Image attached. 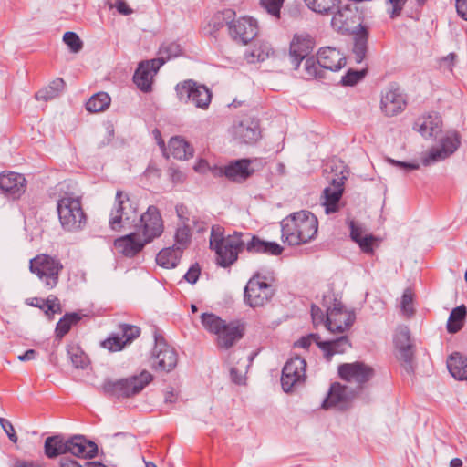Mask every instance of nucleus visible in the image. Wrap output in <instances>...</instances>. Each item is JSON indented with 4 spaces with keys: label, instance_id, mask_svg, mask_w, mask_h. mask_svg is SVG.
<instances>
[{
    "label": "nucleus",
    "instance_id": "nucleus-1",
    "mask_svg": "<svg viewBox=\"0 0 467 467\" xmlns=\"http://www.w3.org/2000/svg\"><path fill=\"white\" fill-rule=\"evenodd\" d=\"M318 221L309 211L293 213L281 221V239L290 246L306 244L317 236Z\"/></svg>",
    "mask_w": 467,
    "mask_h": 467
},
{
    "label": "nucleus",
    "instance_id": "nucleus-2",
    "mask_svg": "<svg viewBox=\"0 0 467 467\" xmlns=\"http://www.w3.org/2000/svg\"><path fill=\"white\" fill-rule=\"evenodd\" d=\"M273 276L254 275L244 287V300L246 305L255 308L264 306L270 302L275 294Z\"/></svg>",
    "mask_w": 467,
    "mask_h": 467
},
{
    "label": "nucleus",
    "instance_id": "nucleus-3",
    "mask_svg": "<svg viewBox=\"0 0 467 467\" xmlns=\"http://www.w3.org/2000/svg\"><path fill=\"white\" fill-rule=\"evenodd\" d=\"M153 376L147 370L141 371L139 375H133L118 380H107L102 389L108 395L117 398H130L138 395L150 384Z\"/></svg>",
    "mask_w": 467,
    "mask_h": 467
},
{
    "label": "nucleus",
    "instance_id": "nucleus-4",
    "mask_svg": "<svg viewBox=\"0 0 467 467\" xmlns=\"http://www.w3.org/2000/svg\"><path fill=\"white\" fill-rule=\"evenodd\" d=\"M202 327L215 337V345L221 351L234 346V322L225 320L213 313H202L200 317Z\"/></svg>",
    "mask_w": 467,
    "mask_h": 467
},
{
    "label": "nucleus",
    "instance_id": "nucleus-5",
    "mask_svg": "<svg viewBox=\"0 0 467 467\" xmlns=\"http://www.w3.org/2000/svg\"><path fill=\"white\" fill-rule=\"evenodd\" d=\"M57 213L64 230H80L86 223V215L78 197L65 195L57 201Z\"/></svg>",
    "mask_w": 467,
    "mask_h": 467
},
{
    "label": "nucleus",
    "instance_id": "nucleus-6",
    "mask_svg": "<svg viewBox=\"0 0 467 467\" xmlns=\"http://www.w3.org/2000/svg\"><path fill=\"white\" fill-rule=\"evenodd\" d=\"M138 219L137 206L121 191L116 193V202L110 211L109 225L113 231H120L135 225Z\"/></svg>",
    "mask_w": 467,
    "mask_h": 467
},
{
    "label": "nucleus",
    "instance_id": "nucleus-7",
    "mask_svg": "<svg viewBox=\"0 0 467 467\" xmlns=\"http://www.w3.org/2000/svg\"><path fill=\"white\" fill-rule=\"evenodd\" d=\"M62 269L63 265L57 258L46 254H37L29 261L30 272L35 274L48 290L55 288L58 284Z\"/></svg>",
    "mask_w": 467,
    "mask_h": 467
},
{
    "label": "nucleus",
    "instance_id": "nucleus-8",
    "mask_svg": "<svg viewBox=\"0 0 467 467\" xmlns=\"http://www.w3.org/2000/svg\"><path fill=\"white\" fill-rule=\"evenodd\" d=\"M365 14L355 4H346L338 7L334 14L331 25L333 28L341 33L355 34L364 30L362 26Z\"/></svg>",
    "mask_w": 467,
    "mask_h": 467
},
{
    "label": "nucleus",
    "instance_id": "nucleus-9",
    "mask_svg": "<svg viewBox=\"0 0 467 467\" xmlns=\"http://www.w3.org/2000/svg\"><path fill=\"white\" fill-rule=\"evenodd\" d=\"M177 97L182 102L191 101L195 107L206 109L212 100V92L205 86L193 80H185L175 87Z\"/></svg>",
    "mask_w": 467,
    "mask_h": 467
},
{
    "label": "nucleus",
    "instance_id": "nucleus-10",
    "mask_svg": "<svg viewBox=\"0 0 467 467\" xmlns=\"http://www.w3.org/2000/svg\"><path fill=\"white\" fill-rule=\"evenodd\" d=\"M210 247L215 251L217 264L228 267L234 264V238L224 236V229L220 225L212 228Z\"/></svg>",
    "mask_w": 467,
    "mask_h": 467
},
{
    "label": "nucleus",
    "instance_id": "nucleus-11",
    "mask_svg": "<svg viewBox=\"0 0 467 467\" xmlns=\"http://www.w3.org/2000/svg\"><path fill=\"white\" fill-rule=\"evenodd\" d=\"M137 233L147 243L161 235L164 230L163 220L159 209L150 205L147 211L140 216L139 223L135 224Z\"/></svg>",
    "mask_w": 467,
    "mask_h": 467
},
{
    "label": "nucleus",
    "instance_id": "nucleus-12",
    "mask_svg": "<svg viewBox=\"0 0 467 467\" xmlns=\"http://www.w3.org/2000/svg\"><path fill=\"white\" fill-rule=\"evenodd\" d=\"M306 367V360L300 357H295L286 361L281 376V385L285 392H291L304 384Z\"/></svg>",
    "mask_w": 467,
    "mask_h": 467
},
{
    "label": "nucleus",
    "instance_id": "nucleus-13",
    "mask_svg": "<svg viewBox=\"0 0 467 467\" xmlns=\"http://www.w3.org/2000/svg\"><path fill=\"white\" fill-rule=\"evenodd\" d=\"M407 99L396 84L389 85L381 92L380 109L386 117H394L405 110Z\"/></svg>",
    "mask_w": 467,
    "mask_h": 467
},
{
    "label": "nucleus",
    "instance_id": "nucleus-14",
    "mask_svg": "<svg viewBox=\"0 0 467 467\" xmlns=\"http://www.w3.org/2000/svg\"><path fill=\"white\" fill-rule=\"evenodd\" d=\"M394 344L398 350L397 358L402 362V367L407 374L414 371V350L410 340V333L407 327H400L394 337Z\"/></svg>",
    "mask_w": 467,
    "mask_h": 467
},
{
    "label": "nucleus",
    "instance_id": "nucleus-15",
    "mask_svg": "<svg viewBox=\"0 0 467 467\" xmlns=\"http://www.w3.org/2000/svg\"><path fill=\"white\" fill-rule=\"evenodd\" d=\"M354 320V314L345 310L341 303H337L327 310L326 328L332 333H343L350 328Z\"/></svg>",
    "mask_w": 467,
    "mask_h": 467
},
{
    "label": "nucleus",
    "instance_id": "nucleus-16",
    "mask_svg": "<svg viewBox=\"0 0 467 467\" xmlns=\"http://www.w3.org/2000/svg\"><path fill=\"white\" fill-rule=\"evenodd\" d=\"M459 146L460 136L458 132H449L441 140L439 148L431 149L427 155L422 158V164L428 166L441 161L456 151Z\"/></svg>",
    "mask_w": 467,
    "mask_h": 467
},
{
    "label": "nucleus",
    "instance_id": "nucleus-17",
    "mask_svg": "<svg viewBox=\"0 0 467 467\" xmlns=\"http://www.w3.org/2000/svg\"><path fill=\"white\" fill-rule=\"evenodd\" d=\"M233 26H234V10L225 9L222 12H217L213 16L204 30L207 35L218 38L219 36H227L229 39L233 38Z\"/></svg>",
    "mask_w": 467,
    "mask_h": 467
},
{
    "label": "nucleus",
    "instance_id": "nucleus-18",
    "mask_svg": "<svg viewBox=\"0 0 467 467\" xmlns=\"http://www.w3.org/2000/svg\"><path fill=\"white\" fill-rule=\"evenodd\" d=\"M119 329L120 334L113 333L101 342L103 348L109 352L120 351L140 335V328L137 326L120 324Z\"/></svg>",
    "mask_w": 467,
    "mask_h": 467
},
{
    "label": "nucleus",
    "instance_id": "nucleus-19",
    "mask_svg": "<svg viewBox=\"0 0 467 467\" xmlns=\"http://www.w3.org/2000/svg\"><path fill=\"white\" fill-rule=\"evenodd\" d=\"M178 362V355L174 348L165 342L157 341L152 352L151 366L154 369L170 372Z\"/></svg>",
    "mask_w": 467,
    "mask_h": 467
},
{
    "label": "nucleus",
    "instance_id": "nucleus-20",
    "mask_svg": "<svg viewBox=\"0 0 467 467\" xmlns=\"http://www.w3.org/2000/svg\"><path fill=\"white\" fill-rule=\"evenodd\" d=\"M338 374L343 380L362 385L372 379L374 370L365 363L356 361L340 365Z\"/></svg>",
    "mask_w": 467,
    "mask_h": 467
},
{
    "label": "nucleus",
    "instance_id": "nucleus-21",
    "mask_svg": "<svg viewBox=\"0 0 467 467\" xmlns=\"http://www.w3.org/2000/svg\"><path fill=\"white\" fill-rule=\"evenodd\" d=\"M315 47L314 39L307 34L295 35L290 44L291 64L295 70H297L301 62L310 57Z\"/></svg>",
    "mask_w": 467,
    "mask_h": 467
},
{
    "label": "nucleus",
    "instance_id": "nucleus-22",
    "mask_svg": "<svg viewBox=\"0 0 467 467\" xmlns=\"http://www.w3.org/2000/svg\"><path fill=\"white\" fill-rule=\"evenodd\" d=\"M262 137L259 120L254 116L245 115L235 125V139L245 144H254Z\"/></svg>",
    "mask_w": 467,
    "mask_h": 467
},
{
    "label": "nucleus",
    "instance_id": "nucleus-23",
    "mask_svg": "<svg viewBox=\"0 0 467 467\" xmlns=\"http://www.w3.org/2000/svg\"><path fill=\"white\" fill-rule=\"evenodd\" d=\"M347 177L340 173L331 179V185L323 192L325 212L327 214L337 213L339 210V201L344 191V183Z\"/></svg>",
    "mask_w": 467,
    "mask_h": 467
},
{
    "label": "nucleus",
    "instance_id": "nucleus-24",
    "mask_svg": "<svg viewBox=\"0 0 467 467\" xmlns=\"http://www.w3.org/2000/svg\"><path fill=\"white\" fill-rule=\"evenodd\" d=\"M162 65V59H151L140 63L133 77L137 87L142 91H150L151 89L153 77Z\"/></svg>",
    "mask_w": 467,
    "mask_h": 467
},
{
    "label": "nucleus",
    "instance_id": "nucleus-25",
    "mask_svg": "<svg viewBox=\"0 0 467 467\" xmlns=\"http://www.w3.org/2000/svg\"><path fill=\"white\" fill-rule=\"evenodd\" d=\"M0 189L13 199L19 198L26 189V180L23 174L4 171L0 174Z\"/></svg>",
    "mask_w": 467,
    "mask_h": 467
},
{
    "label": "nucleus",
    "instance_id": "nucleus-26",
    "mask_svg": "<svg viewBox=\"0 0 467 467\" xmlns=\"http://www.w3.org/2000/svg\"><path fill=\"white\" fill-rule=\"evenodd\" d=\"M148 244L136 232L119 237L114 241V248L119 254L126 257H133Z\"/></svg>",
    "mask_w": 467,
    "mask_h": 467
},
{
    "label": "nucleus",
    "instance_id": "nucleus-27",
    "mask_svg": "<svg viewBox=\"0 0 467 467\" xmlns=\"http://www.w3.org/2000/svg\"><path fill=\"white\" fill-rule=\"evenodd\" d=\"M317 57L318 65L324 69L338 71L346 65L344 55L335 47H321Z\"/></svg>",
    "mask_w": 467,
    "mask_h": 467
},
{
    "label": "nucleus",
    "instance_id": "nucleus-28",
    "mask_svg": "<svg viewBox=\"0 0 467 467\" xmlns=\"http://www.w3.org/2000/svg\"><path fill=\"white\" fill-rule=\"evenodd\" d=\"M67 453L78 458H93L97 455L98 446L82 435H75L67 440Z\"/></svg>",
    "mask_w": 467,
    "mask_h": 467
},
{
    "label": "nucleus",
    "instance_id": "nucleus-29",
    "mask_svg": "<svg viewBox=\"0 0 467 467\" xmlns=\"http://www.w3.org/2000/svg\"><path fill=\"white\" fill-rule=\"evenodd\" d=\"M258 33V23L252 16H242L235 21V40L239 39L243 45L253 41Z\"/></svg>",
    "mask_w": 467,
    "mask_h": 467
},
{
    "label": "nucleus",
    "instance_id": "nucleus-30",
    "mask_svg": "<svg viewBox=\"0 0 467 467\" xmlns=\"http://www.w3.org/2000/svg\"><path fill=\"white\" fill-rule=\"evenodd\" d=\"M347 388L340 383H333L330 386L327 398L322 403L323 409L337 408L345 410L348 406V398L346 393Z\"/></svg>",
    "mask_w": 467,
    "mask_h": 467
},
{
    "label": "nucleus",
    "instance_id": "nucleus-31",
    "mask_svg": "<svg viewBox=\"0 0 467 467\" xmlns=\"http://www.w3.org/2000/svg\"><path fill=\"white\" fill-rule=\"evenodd\" d=\"M262 169V162L257 158L235 160V183H242Z\"/></svg>",
    "mask_w": 467,
    "mask_h": 467
},
{
    "label": "nucleus",
    "instance_id": "nucleus-32",
    "mask_svg": "<svg viewBox=\"0 0 467 467\" xmlns=\"http://www.w3.org/2000/svg\"><path fill=\"white\" fill-rule=\"evenodd\" d=\"M350 347L351 344L347 336H341L335 340L318 343V348L323 351L325 358L328 361L335 354L345 353Z\"/></svg>",
    "mask_w": 467,
    "mask_h": 467
},
{
    "label": "nucleus",
    "instance_id": "nucleus-33",
    "mask_svg": "<svg viewBox=\"0 0 467 467\" xmlns=\"http://www.w3.org/2000/svg\"><path fill=\"white\" fill-rule=\"evenodd\" d=\"M274 53L267 42H256L244 53V60L249 64L263 62Z\"/></svg>",
    "mask_w": 467,
    "mask_h": 467
},
{
    "label": "nucleus",
    "instance_id": "nucleus-34",
    "mask_svg": "<svg viewBox=\"0 0 467 467\" xmlns=\"http://www.w3.org/2000/svg\"><path fill=\"white\" fill-rule=\"evenodd\" d=\"M416 126H418V131L424 138L436 137L441 131V120L437 115H429L419 119Z\"/></svg>",
    "mask_w": 467,
    "mask_h": 467
},
{
    "label": "nucleus",
    "instance_id": "nucleus-35",
    "mask_svg": "<svg viewBox=\"0 0 467 467\" xmlns=\"http://www.w3.org/2000/svg\"><path fill=\"white\" fill-rule=\"evenodd\" d=\"M451 375L458 380L467 379V358L459 352L452 353L447 360Z\"/></svg>",
    "mask_w": 467,
    "mask_h": 467
},
{
    "label": "nucleus",
    "instance_id": "nucleus-36",
    "mask_svg": "<svg viewBox=\"0 0 467 467\" xmlns=\"http://www.w3.org/2000/svg\"><path fill=\"white\" fill-rule=\"evenodd\" d=\"M44 451L49 459L67 453V441L62 435L47 437L45 441Z\"/></svg>",
    "mask_w": 467,
    "mask_h": 467
},
{
    "label": "nucleus",
    "instance_id": "nucleus-37",
    "mask_svg": "<svg viewBox=\"0 0 467 467\" xmlns=\"http://www.w3.org/2000/svg\"><path fill=\"white\" fill-rule=\"evenodd\" d=\"M242 234L235 231V261L237 260V254L239 252L246 249L249 253L264 254L265 250V241L261 240L257 236H252V238L245 243L241 240Z\"/></svg>",
    "mask_w": 467,
    "mask_h": 467
},
{
    "label": "nucleus",
    "instance_id": "nucleus-38",
    "mask_svg": "<svg viewBox=\"0 0 467 467\" xmlns=\"http://www.w3.org/2000/svg\"><path fill=\"white\" fill-rule=\"evenodd\" d=\"M467 319V309L464 305L453 308L449 316L446 328L450 334L459 332Z\"/></svg>",
    "mask_w": 467,
    "mask_h": 467
},
{
    "label": "nucleus",
    "instance_id": "nucleus-39",
    "mask_svg": "<svg viewBox=\"0 0 467 467\" xmlns=\"http://www.w3.org/2000/svg\"><path fill=\"white\" fill-rule=\"evenodd\" d=\"M171 154L179 160H186L193 155L191 145L181 137H173L169 141Z\"/></svg>",
    "mask_w": 467,
    "mask_h": 467
},
{
    "label": "nucleus",
    "instance_id": "nucleus-40",
    "mask_svg": "<svg viewBox=\"0 0 467 467\" xmlns=\"http://www.w3.org/2000/svg\"><path fill=\"white\" fill-rule=\"evenodd\" d=\"M182 254V252L173 246L164 248L158 253L156 262L161 267L173 268L178 265Z\"/></svg>",
    "mask_w": 467,
    "mask_h": 467
},
{
    "label": "nucleus",
    "instance_id": "nucleus-41",
    "mask_svg": "<svg viewBox=\"0 0 467 467\" xmlns=\"http://www.w3.org/2000/svg\"><path fill=\"white\" fill-rule=\"evenodd\" d=\"M194 170L201 173H205L207 171H211L214 176L224 175L229 179L234 178V162H230L225 168L217 166L211 168L205 160H199L194 165Z\"/></svg>",
    "mask_w": 467,
    "mask_h": 467
},
{
    "label": "nucleus",
    "instance_id": "nucleus-42",
    "mask_svg": "<svg viewBox=\"0 0 467 467\" xmlns=\"http://www.w3.org/2000/svg\"><path fill=\"white\" fill-rule=\"evenodd\" d=\"M355 34L356 36L354 37L353 55L355 62L359 64L365 59L367 56L368 34L366 29L357 32Z\"/></svg>",
    "mask_w": 467,
    "mask_h": 467
},
{
    "label": "nucleus",
    "instance_id": "nucleus-43",
    "mask_svg": "<svg viewBox=\"0 0 467 467\" xmlns=\"http://www.w3.org/2000/svg\"><path fill=\"white\" fill-rule=\"evenodd\" d=\"M65 82L62 78L53 80L47 87L40 89L36 93L37 100L48 101L57 97L63 91Z\"/></svg>",
    "mask_w": 467,
    "mask_h": 467
},
{
    "label": "nucleus",
    "instance_id": "nucleus-44",
    "mask_svg": "<svg viewBox=\"0 0 467 467\" xmlns=\"http://www.w3.org/2000/svg\"><path fill=\"white\" fill-rule=\"evenodd\" d=\"M110 101V97L106 92H99L87 101L86 109L89 112H101L109 107Z\"/></svg>",
    "mask_w": 467,
    "mask_h": 467
},
{
    "label": "nucleus",
    "instance_id": "nucleus-45",
    "mask_svg": "<svg viewBox=\"0 0 467 467\" xmlns=\"http://www.w3.org/2000/svg\"><path fill=\"white\" fill-rule=\"evenodd\" d=\"M341 0H305L306 5L318 14H329Z\"/></svg>",
    "mask_w": 467,
    "mask_h": 467
},
{
    "label": "nucleus",
    "instance_id": "nucleus-46",
    "mask_svg": "<svg viewBox=\"0 0 467 467\" xmlns=\"http://www.w3.org/2000/svg\"><path fill=\"white\" fill-rule=\"evenodd\" d=\"M175 243L173 247L177 248L183 253V251L189 246L192 239L191 229L186 224L177 228L175 233Z\"/></svg>",
    "mask_w": 467,
    "mask_h": 467
},
{
    "label": "nucleus",
    "instance_id": "nucleus-47",
    "mask_svg": "<svg viewBox=\"0 0 467 467\" xmlns=\"http://www.w3.org/2000/svg\"><path fill=\"white\" fill-rule=\"evenodd\" d=\"M304 73L302 77L306 79L322 78L321 67L317 63V57H308L304 60Z\"/></svg>",
    "mask_w": 467,
    "mask_h": 467
},
{
    "label": "nucleus",
    "instance_id": "nucleus-48",
    "mask_svg": "<svg viewBox=\"0 0 467 467\" xmlns=\"http://www.w3.org/2000/svg\"><path fill=\"white\" fill-rule=\"evenodd\" d=\"M182 54L181 46L176 42L163 43L159 50L160 57L157 59H162L163 64L166 60L177 57Z\"/></svg>",
    "mask_w": 467,
    "mask_h": 467
},
{
    "label": "nucleus",
    "instance_id": "nucleus-49",
    "mask_svg": "<svg viewBox=\"0 0 467 467\" xmlns=\"http://www.w3.org/2000/svg\"><path fill=\"white\" fill-rule=\"evenodd\" d=\"M80 319V317L76 313L67 314L61 318L56 327L57 336L59 337H64L69 330L73 324H76Z\"/></svg>",
    "mask_w": 467,
    "mask_h": 467
},
{
    "label": "nucleus",
    "instance_id": "nucleus-50",
    "mask_svg": "<svg viewBox=\"0 0 467 467\" xmlns=\"http://www.w3.org/2000/svg\"><path fill=\"white\" fill-rule=\"evenodd\" d=\"M68 355L70 357L72 365L75 368H84L88 366V358L79 348H70V349L68 350Z\"/></svg>",
    "mask_w": 467,
    "mask_h": 467
},
{
    "label": "nucleus",
    "instance_id": "nucleus-51",
    "mask_svg": "<svg viewBox=\"0 0 467 467\" xmlns=\"http://www.w3.org/2000/svg\"><path fill=\"white\" fill-rule=\"evenodd\" d=\"M367 74V69L361 70H354L349 69L348 72L342 77L341 83L343 86H354L361 79L365 78Z\"/></svg>",
    "mask_w": 467,
    "mask_h": 467
},
{
    "label": "nucleus",
    "instance_id": "nucleus-52",
    "mask_svg": "<svg viewBox=\"0 0 467 467\" xmlns=\"http://www.w3.org/2000/svg\"><path fill=\"white\" fill-rule=\"evenodd\" d=\"M63 41L67 46H68L73 53H78L82 49L83 43L79 36L74 32L65 33L63 36Z\"/></svg>",
    "mask_w": 467,
    "mask_h": 467
},
{
    "label": "nucleus",
    "instance_id": "nucleus-53",
    "mask_svg": "<svg viewBox=\"0 0 467 467\" xmlns=\"http://www.w3.org/2000/svg\"><path fill=\"white\" fill-rule=\"evenodd\" d=\"M260 4L268 14L277 19L280 18V9L284 0H260Z\"/></svg>",
    "mask_w": 467,
    "mask_h": 467
},
{
    "label": "nucleus",
    "instance_id": "nucleus-54",
    "mask_svg": "<svg viewBox=\"0 0 467 467\" xmlns=\"http://www.w3.org/2000/svg\"><path fill=\"white\" fill-rule=\"evenodd\" d=\"M412 304H413L412 291H411V289L407 288L403 292V295L401 296V302H400L401 309L403 310V312L408 315L413 314L414 309H413Z\"/></svg>",
    "mask_w": 467,
    "mask_h": 467
},
{
    "label": "nucleus",
    "instance_id": "nucleus-55",
    "mask_svg": "<svg viewBox=\"0 0 467 467\" xmlns=\"http://www.w3.org/2000/svg\"><path fill=\"white\" fill-rule=\"evenodd\" d=\"M320 336L318 334H309L306 337H302L298 341L295 343L296 347L307 348L312 343H316L318 347V343H322Z\"/></svg>",
    "mask_w": 467,
    "mask_h": 467
},
{
    "label": "nucleus",
    "instance_id": "nucleus-56",
    "mask_svg": "<svg viewBox=\"0 0 467 467\" xmlns=\"http://www.w3.org/2000/svg\"><path fill=\"white\" fill-rule=\"evenodd\" d=\"M43 305L46 313H57L61 311L60 303L54 296H49L46 301L43 300Z\"/></svg>",
    "mask_w": 467,
    "mask_h": 467
},
{
    "label": "nucleus",
    "instance_id": "nucleus-57",
    "mask_svg": "<svg viewBox=\"0 0 467 467\" xmlns=\"http://www.w3.org/2000/svg\"><path fill=\"white\" fill-rule=\"evenodd\" d=\"M0 425L3 428L4 431L6 433V435L8 436L9 440L12 442L16 443L18 438L13 424L9 420L0 417Z\"/></svg>",
    "mask_w": 467,
    "mask_h": 467
},
{
    "label": "nucleus",
    "instance_id": "nucleus-58",
    "mask_svg": "<svg viewBox=\"0 0 467 467\" xmlns=\"http://www.w3.org/2000/svg\"><path fill=\"white\" fill-rule=\"evenodd\" d=\"M407 0H387V3L391 5L392 8L389 11V16L395 18L401 14V11Z\"/></svg>",
    "mask_w": 467,
    "mask_h": 467
},
{
    "label": "nucleus",
    "instance_id": "nucleus-59",
    "mask_svg": "<svg viewBox=\"0 0 467 467\" xmlns=\"http://www.w3.org/2000/svg\"><path fill=\"white\" fill-rule=\"evenodd\" d=\"M311 317L315 326L324 323L326 326V314L316 305L311 306Z\"/></svg>",
    "mask_w": 467,
    "mask_h": 467
},
{
    "label": "nucleus",
    "instance_id": "nucleus-60",
    "mask_svg": "<svg viewBox=\"0 0 467 467\" xmlns=\"http://www.w3.org/2000/svg\"><path fill=\"white\" fill-rule=\"evenodd\" d=\"M388 161L390 164H392L400 169L404 170L405 171L418 170L420 168V164L415 161L414 162H406V161H396V160L390 159V158L388 159Z\"/></svg>",
    "mask_w": 467,
    "mask_h": 467
},
{
    "label": "nucleus",
    "instance_id": "nucleus-61",
    "mask_svg": "<svg viewBox=\"0 0 467 467\" xmlns=\"http://www.w3.org/2000/svg\"><path fill=\"white\" fill-rule=\"evenodd\" d=\"M201 268L198 264L192 265L184 275V278L190 284H195L199 279Z\"/></svg>",
    "mask_w": 467,
    "mask_h": 467
},
{
    "label": "nucleus",
    "instance_id": "nucleus-62",
    "mask_svg": "<svg viewBox=\"0 0 467 467\" xmlns=\"http://www.w3.org/2000/svg\"><path fill=\"white\" fill-rule=\"evenodd\" d=\"M375 238L372 235H366L362 237L357 244L359 245L362 252L369 254L373 251V243Z\"/></svg>",
    "mask_w": 467,
    "mask_h": 467
},
{
    "label": "nucleus",
    "instance_id": "nucleus-63",
    "mask_svg": "<svg viewBox=\"0 0 467 467\" xmlns=\"http://www.w3.org/2000/svg\"><path fill=\"white\" fill-rule=\"evenodd\" d=\"M283 250L284 248L277 243L265 241V250L264 254L271 255H279L282 254Z\"/></svg>",
    "mask_w": 467,
    "mask_h": 467
},
{
    "label": "nucleus",
    "instance_id": "nucleus-64",
    "mask_svg": "<svg viewBox=\"0 0 467 467\" xmlns=\"http://www.w3.org/2000/svg\"><path fill=\"white\" fill-rule=\"evenodd\" d=\"M455 6L458 16L467 21V0H456Z\"/></svg>",
    "mask_w": 467,
    "mask_h": 467
}]
</instances>
